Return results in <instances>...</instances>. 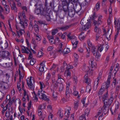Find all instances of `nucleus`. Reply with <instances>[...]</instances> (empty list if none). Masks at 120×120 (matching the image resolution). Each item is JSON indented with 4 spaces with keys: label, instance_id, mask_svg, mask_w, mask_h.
<instances>
[{
    "label": "nucleus",
    "instance_id": "obj_39",
    "mask_svg": "<svg viewBox=\"0 0 120 120\" xmlns=\"http://www.w3.org/2000/svg\"><path fill=\"white\" fill-rule=\"evenodd\" d=\"M91 89V87L90 85L87 86L86 87V91L87 92H89Z\"/></svg>",
    "mask_w": 120,
    "mask_h": 120
},
{
    "label": "nucleus",
    "instance_id": "obj_28",
    "mask_svg": "<svg viewBox=\"0 0 120 120\" xmlns=\"http://www.w3.org/2000/svg\"><path fill=\"white\" fill-rule=\"evenodd\" d=\"M99 83V81L97 82L96 81V82H95L93 86L94 90L95 91H96L97 88L98 86V83Z\"/></svg>",
    "mask_w": 120,
    "mask_h": 120
},
{
    "label": "nucleus",
    "instance_id": "obj_20",
    "mask_svg": "<svg viewBox=\"0 0 120 120\" xmlns=\"http://www.w3.org/2000/svg\"><path fill=\"white\" fill-rule=\"evenodd\" d=\"M5 62L6 60L4 59H1L0 60V65L6 68L9 67L8 66L5 65Z\"/></svg>",
    "mask_w": 120,
    "mask_h": 120
},
{
    "label": "nucleus",
    "instance_id": "obj_4",
    "mask_svg": "<svg viewBox=\"0 0 120 120\" xmlns=\"http://www.w3.org/2000/svg\"><path fill=\"white\" fill-rule=\"evenodd\" d=\"M45 7L44 5H40L41 10V11L40 15L41 16H45L49 14V12H48V11L47 10V7L45 8Z\"/></svg>",
    "mask_w": 120,
    "mask_h": 120
},
{
    "label": "nucleus",
    "instance_id": "obj_52",
    "mask_svg": "<svg viewBox=\"0 0 120 120\" xmlns=\"http://www.w3.org/2000/svg\"><path fill=\"white\" fill-rule=\"evenodd\" d=\"M58 34L60 36L61 35V37L62 39L64 40L65 41L66 40V38L65 37V35L64 34H62V33H59Z\"/></svg>",
    "mask_w": 120,
    "mask_h": 120
},
{
    "label": "nucleus",
    "instance_id": "obj_10",
    "mask_svg": "<svg viewBox=\"0 0 120 120\" xmlns=\"http://www.w3.org/2000/svg\"><path fill=\"white\" fill-rule=\"evenodd\" d=\"M10 53L8 51H3L0 52V58L8 56Z\"/></svg>",
    "mask_w": 120,
    "mask_h": 120
},
{
    "label": "nucleus",
    "instance_id": "obj_53",
    "mask_svg": "<svg viewBox=\"0 0 120 120\" xmlns=\"http://www.w3.org/2000/svg\"><path fill=\"white\" fill-rule=\"evenodd\" d=\"M40 84V89L42 90V89L45 87V85L44 83L42 82H39Z\"/></svg>",
    "mask_w": 120,
    "mask_h": 120
},
{
    "label": "nucleus",
    "instance_id": "obj_43",
    "mask_svg": "<svg viewBox=\"0 0 120 120\" xmlns=\"http://www.w3.org/2000/svg\"><path fill=\"white\" fill-rule=\"evenodd\" d=\"M36 60L34 59H32L30 60V64L32 65H34L35 63Z\"/></svg>",
    "mask_w": 120,
    "mask_h": 120
},
{
    "label": "nucleus",
    "instance_id": "obj_11",
    "mask_svg": "<svg viewBox=\"0 0 120 120\" xmlns=\"http://www.w3.org/2000/svg\"><path fill=\"white\" fill-rule=\"evenodd\" d=\"M71 43L73 46V48L75 49L77 47V44L78 43V41H76V38L71 39Z\"/></svg>",
    "mask_w": 120,
    "mask_h": 120
},
{
    "label": "nucleus",
    "instance_id": "obj_25",
    "mask_svg": "<svg viewBox=\"0 0 120 120\" xmlns=\"http://www.w3.org/2000/svg\"><path fill=\"white\" fill-rule=\"evenodd\" d=\"M84 81L87 84L89 83L90 81V80L88 77V74L85 75L84 76Z\"/></svg>",
    "mask_w": 120,
    "mask_h": 120
},
{
    "label": "nucleus",
    "instance_id": "obj_14",
    "mask_svg": "<svg viewBox=\"0 0 120 120\" xmlns=\"http://www.w3.org/2000/svg\"><path fill=\"white\" fill-rule=\"evenodd\" d=\"M112 86L113 85L114 86H115V85H116V86L120 87V80L117 81L116 79H115L112 82Z\"/></svg>",
    "mask_w": 120,
    "mask_h": 120
},
{
    "label": "nucleus",
    "instance_id": "obj_40",
    "mask_svg": "<svg viewBox=\"0 0 120 120\" xmlns=\"http://www.w3.org/2000/svg\"><path fill=\"white\" fill-rule=\"evenodd\" d=\"M76 88L75 87L74 88V92L73 93V95L75 96H77L78 95V92L76 91Z\"/></svg>",
    "mask_w": 120,
    "mask_h": 120
},
{
    "label": "nucleus",
    "instance_id": "obj_15",
    "mask_svg": "<svg viewBox=\"0 0 120 120\" xmlns=\"http://www.w3.org/2000/svg\"><path fill=\"white\" fill-rule=\"evenodd\" d=\"M69 85L67 86L66 88V91L65 93V95L66 98L67 99L68 98L70 97V93L71 92V89H69Z\"/></svg>",
    "mask_w": 120,
    "mask_h": 120
},
{
    "label": "nucleus",
    "instance_id": "obj_50",
    "mask_svg": "<svg viewBox=\"0 0 120 120\" xmlns=\"http://www.w3.org/2000/svg\"><path fill=\"white\" fill-rule=\"evenodd\" d=\"M86 115L84 114H82L80 117V119L81 120L84 119V120H86Z\"/></svg>",
    "mask_w": 120,
    "mask_h": 120
},
{
    "label": "nucleus",
    "instance_id": "obj_37",
    "mask_svg": "<svg viewBox=\"0 0 120 120\" xmlns=\"http://www.w3.org/2000/svg\"><path fill=\"white\" fill-rule=\"evenodd\" d=\"M7 13H9V12L10 9L9 6L7 5H5L4 7Z\"/></svg>",
    "mask_w": 120,
    "mask_h": 120
},
{
    "label": "nucleus",
    "instance_id": "obj_9",
    "mask_svg": "<svg viewBox=\"0 0 120 120\" xmlns=\"http://www.w3.org/2000/svg\"><path fill=\"white\" fill-rule=\"evenodd\" d=\"M114 22V25L116 26L117 30H119L120 29V19H117L116 18H115Z\"/></svg>",
    "mask_w": 120,
    "mask_h": 120
},
{
    "label": "nucleus",
    "instance_id": "obj_24",
    "mask_svg": "<svg viewBox=\"0 0 120 120\" xmlns=\"http://www.w3.org/2000/svg\"><path fill=\"white\" fill-rule=\"evenodd\" d=\"M102 108H103V112H104L105 115L109 110V107L106 106V105H104Z\"/></svg>",
    "mask_w": 120,
    "mask_h": 120
},
{
    "label": "nucleus",
    "instance_id": "obj_38",
    "mask_svg": "<svg viewBox=\"0 0 120 120\" xmlns=\"http://www.w3.org/2000/svg\"><path fill=\"white\" fill-rule=\"evenodd\" d=\"M94 56H95L96 57V60H98V59L100 57V55L98 52L97 53H96V54Z\"/></svg>",
    "mask_w": 120,
    "mask_h": 120
},
{
    "label": "nucleus",
    "instance_id": "obj_42",
    "mask_svg": "<svg viewBox=\"0 0 120 120\" xmlns=\"http://www.w3.org/2000/svg\"><path fill=\"white\" fill-rule=\"evenodd\" d=\"M102 73L101 72H100L99 73L98 76L96 79V81H97V82L99 81V80L102 77Z\"/></svg>",
    "mask_w": 120,
    "mask_h": 120
},
{
    "label": "nucleus",
    "instance_id": "obj_46",
    "mask_svg": "<svg viewBox=\"0 0 120 120\" xmlns=\"http://www.w3.org/2000/svg\"><path fill=\"white\" fill-rule=\"evenodd\" d=\"M70 111H65V116L67 118L68 117L70 116Z\"/></svg>",
    "mask_w": 120,
    "mask_h": 120
},
{
    "label": "nucleus",
    "instance_id": "obj_41",
    "mask_svg": "<svg viewBox=\"0 0 120 120\" xmlns=\"http://www.w3.org/2000/svg\"><path fill=\"white\" fill-rule=\"evenodd\" d=\"M70 26H63L61 27L60 28V29L61 30H66V29H68Z\"/></svg>",
    "mask_w": 120,
    "mask_h": 120
},
{
    "label": "nucleus",
    "instance_id": "obj_22",
    "mask_svg": "<svg viewBox=\"0 0 120 120\" xmlns=\"http://www.w3.org/2000/svg\"><path fill=\"white\" fill-rule=\"evenodd\" d=\"M38 42L34 39H32L31 41V43L34 45V47L33 48L34 49L38 45Z\"/></svg>",
    "mask_w": 120,
    "mask_h": 120
},
{
    "label": "nucleus",
    "instance_id": "obj_30",
    "mask_svg": "<svg viewBox=\"0 0 120 120\" xmlns=\"http://www.w3.org/2000/svg\"><path fill=\"white\" fill-rule=\"evenodd\" d=\"M65 73L66 74L67 77L68 76L69 77V78H71V73L69 69H67L65 71Z\"/></svg>",
    "mask_w": 120,
    "mask_h": 120
},
{
    "label": "nucleus",
    "instance_id": "obj_32",
    "mask_svg": "<svg viewBox=\"0 0 120 120\" xmlns=\"http://www.w3.org/2000/svg\"><path fill=\"white\" fill-rule=\"evenodd\" d=\"M100 30V33H101V29L98 27V26H95V28L94 29V31L97 32V33H98L99 31Z\"/></svg>",
    "mask_w": 120,
    "mask_h": 120
},
{
    "label": "nucleus",
    "instance_id": "obj_44",
    "mask_svg": "<svg viewBox=\"0 0 120 120\" xmlns=\"http://www.w3.org/2000/svg\"><path fill=\"white\" fill-rule=\"evenodd\" d=\"M90 110L88 109H86L84 112V114L86 116H88Z\"/></svg>",
    "mask_w": 120,
    "mask_h": 120
},
{
    "label": "nucleus",
    "instance_id": "obj_8",
    "mask_svg": "<svg viewBox=\"0 0 120 120\" xmlns=\"http://www.w3.org/2000/svg\"><path fill=\"white\" fill-rule=\"evenodd\" d=\"M9 77V75L8 73H6L5 75H0V81L2 82L4 81L8 80Z\"/></svg>",
    "mask_w": 120,
    "mask_h": 120
},
{
    "label": "nucleus",
    "instance_id": "obj_36",
    "mask_svg": "<svg viewBox=\"0 0 120 120\" xmlns=\"http://www.w3.org/2000/svg\"><path fill=\"white\" fill-rule=\"evenodd\" d=\"M57 114L60 117H61V118L63 116V113L61 112V110L60 109L58 110Z\"/></svg>",
    "mask_w": 120,
    "mask_h": 120
},
{
    "label": "nucleus",
    "instance_id": "obj_47",
    "mask_svg": "<svg viewBox=\"0 0 120 120\" xmlns=\"http://www.w3.org/2000/svg\"><path fill=\"white\" fill-rule=\"evenodd\" d=\"M57 81L58 83H60V84H62L63 82H64V79L62 78L59 79H57Z\"/></svg>",
    "mask_w": 120,
    "mask_h": 120
},
{
    "label": "nucleus",
    "instance_id": "obj_60",
    "mask_svg": "<svg viewBox=\"0 0 120 120\" xmlns=\"http://www.w3.org/2000/svg\"><path fill=\"white\" fill-rule=\"evenodd\" d=\"M34 29L37 32L39 30V28L38 26L37 25H35L34 26Z\"/></svg>",
    "mask_w": 120,
    "mask_h": 120
},
{
    "label": "nucleus",
    "instance_id": "obj_61",
    "mask_svg": "<svg viewBox=\"0 0 120 120\" xmlns=\"http://www.w3.org/2000/svg\"><path fill=\"white\" fill-rule=\"evenodd\" d=\"M36 38L35 39L36 40L38 41H40L41 39V36H40L36 35Z\"/></svg>",
    "mask_w": 120,
    "mask_h": 120
},
{
    "label": "nucleus",
    "instance_id": "obj_3",
    "mask_svg": "<svg viewBox=\"0 0 120 120\" xmlns=\"http://www.w3.org/2000/svg\"><path fill=\"white\" fill-rule=\"evenodd\" d=\"M23 47L24 48H22V52L26 53L27 54H28L29 53L28 59L29 60L33 58V56L31 51L27 47H26L25 46H23Z\"/></svg>",
    "mask_w": 120,
    "mask_h": 120
},
{
    "label": "nucleus",
    "instance_id": "obj_34",
    "mask_svg": "<svg viewBox=\"0 0 120 120\" xmlns=\"http://www.w3.org/2000/svg\"><path fill=\"white\" fill-rule=\"evenodd\" d=\"M71 35V33H69L68 34H67V36L68 38L70 40L74 39L75 38V36L73 35L70 36Z\"/></svg>",
    "mask_w": 120,
    "mask_h": 120
},
{
    "label": "nucleus",
    "instance_id": "obj_51",
    "mask_svg": "<svg viewBox=\"0 0 120 120\" xmlns=\"http://www.w3.org/2000/svg\"><path fill=\"white\" fill-rule=\"evenodd\" d=\"M56 91H53V93L52 96L54 98H56L57 97V94Z\"/></svg>",
    "mask_w": 120,
    "mask_h": 120
},
{
    "label": "nucleus",
    "instance_id": "obj_2",
    "mask_svg": "<svg viewBox=\"0 0 120 120\" xmlns=\"http://www.w3.org/2000/svg\"><path fill=\"white\" fill-rule=\"evenodd\" d=\"M45 92L42 91V90H40L38 91L37 94L39 98L41 99H43L45 100L49 101V99L47 98V96L44 93Z\"/></svg>",
    "mask_w": 120,
    "mask_h": 120
},
{
    "label": "nucleus",
    "instance_id": "obj_48",
    "mask_svg": "<svg viewBox=\"0 0 120 120\" xmlns=\"http://www.w3.org/2000/svg\"><path fill=\"white\" fill-rule=\"evenodd\" d=\"M110 84V81L109 80H107L105 83V85L106 86V89H107L109 87Z\"/></svg>",
    "mask_w": 120,
    "mask_h": 120
},
{
    "label": "nucleus",
    "instance_id": "obj_54",
    "mask_svg": "<svg viewBox=\"0 0 120 120\" xmlns=\"http://www.w3.org/2000/svg\"><path fill=\"white\" fill-rule=\"evenodd\" d=\"M79 104V103L78 101L75 102L74 103V108L76 110L77 109L78 106Z\"/></svg>",
    "mask_w": 120,
    "mask_h": 120
},
{
    "label": "nucleus",
    "instance_id": "obj_31",
    "mask_svg": "<svg viewBox=\"0 0 120 120\" xmlns=\"http://www.w3.org/2000/svg\"><path fill=\"white\" fill-rule=\"evenodd\" d=\"M64 86L63 84H60L59 86V91L60 92H62L63 90Z\"/></svg>",
    "mask_w": 120,
    "mask_h": 120
},
{
    "label": "nucleus",
    "instance_id": "obj_6",
    "mask_svg": "<svg viewBox=\"0 0 120 120\" xmlns=\"http://www.w3.org/2000/svg\"><path fill=\"white\" fill-rule=\"evenodd\" d=\"M68 9V15L71 17H73L75 14L76 12L74 8V7H71Z\"/></svg>",
    "mask_w": 120,
    "mask_h": 120
},
{
    "label": "nucleus",
    "instance_id": "obj_7",
    "mask_svg": "<svg viewBox=\"0 0 120 120\" xmlns=\"http://www.w3.org/2000/svg\"><path fill=\"white\" fill-rule=\"evenodd\" d=\"M31 77H30V78H28L26 79V83L28 86L29 87L31 90H33L34 88V86L32 83V81L31 79Z\"/></svg>",
    "mask_w": 120,
    "mask_h": 120
},
{
    "label": "nucleus",
    "instance_id": "obj_49",
    "mask_svg": "<svg viewBox=\"0 0 120 120\" xmlns=\"http://www.w3.org/2000/svg\"><path fill=\"white\" fill-rule=\"evenodd\" d=\"M53 0H45V5L46 6L48 3H50Z\"/></svg>",
    "mask_w": 120,
    "mask_h": 120
},
{
    "label": "nucleus",
    "instance_id": "obj_64",
    "mask_svg": "<svg viewBox=\"0 0 120 120\" xmlns=\"http://www.w3.org/2000/svg\"><path fill=\"white\" fill-rule=\"evenodd\" d=\"M64 53H67L69 52L70 51L69 49L68 48H67L66 49H64Z\"/></svg>",
    "mask_w": 120,
    "mask_h": 120
},
{
    "label": "nucleus",
    "instance_id": "obj_63",
    "mask_svg": "<svg viewBox=\"0 0 120 120\" xmlns=\"http://www.w3.org/2000/svg\"><path fill=\"white\" fill-rule=\"evenodd\" d=\"M29 18L30 21H32L33 20L35 19L34 16L33 15H29Z\"/></svg>",
    "mask_w": 120,
    "mask_h": 120
},
{
    "label": "nucleus",
    "instance_id": "obj_16",
    "mask_svg": "<svg viewBox=\"0 0 120 120\" xmlns=\"http://www.w3.org/2000/svg\"><path fill=\"white\" fill-rule=\"evenodd\" d=\"M64 4L68 6L71 5V7H74V4L72 0H65Z\"/></svg>",
    "mask_w": 120,
    "mask_h": 120
},
{
    "label": "nucleus",
    "instance_id": "obj_62",
    "mask_svg": "<svg viewBox=\"0 0 120 120\" xmlns=\"http://www.w3.org/2000/svg\"><path fill=\"white\" fill-rule=\"evenodd\" d=\"M49 3V6L50 7V8L51 9H53L54 8V6L53 1Z\"/></svg>",
    "mask_w": 120,
    "mask_h": 120
},
{
    "label": "nucleus",
    "instance_id": "obj_56",
    "mask_svg": "<svg viewBox=\"0 0 120 120\" xmlns=\"http://www.w3.org/2000/svg\"><path fill=\"white\" fill-rule=\"evenodd\" d=\"M58 30L57 29H56L54 30L52 32V35H55L58 32Z\"/></svg>",
    "mask_w": 120,
    "mask_h": 120
},
{
    "label": "nucleus",
    "instance_id": "obj_57",
    "mask_svg": "<svg viewBox=\"0 0 120 120\" xmlns=\"http://www.w3.org/2000/svg\"><path fill=\"white\" fill-rule=\"evenodd\" d=\"M39 71L41 72H42L44 71V67L42 65H41L39 68Z\"/></svg>",
    "mask_w": 120,
    "mask_h": 120
},
{
    "label": "nucleus",
    "instance_id": "obj_5",
    "mask_svg": "<svg viewBox=\"0 0 120 120\" xmlns=\"http://www.w3.org/2000/svg\"><path fill=\"white\" fill-rule=\"evenodd\" d=\"M83 21L82 20L81 22V24L82 25V27L80 28V30H81L86 31L87 29H88L91 26V23L89 22L87 23L86 24L83 23Z\"/></svg>",
    "mask_w": 120,
    "mask_h": 120
},
{
    "label": "nucleus",
    "instance_id": "obj_13",
    "mask_svg": "<svg viewBox=\"0 0 120 120\" xmlns=\"http://www.w3.org/2000/svg\"><path fill=\"white\" fill-rule=\"evenodd\" d=\"M47 37L50 43L52 44H56L55 40L54 39V37L53 36H50L47 34Z\"/></svg>",
    "mask_w": 120,
    "mask_h": 120
},
{
    "label": "nucleus",
    "instance_id": "obj_29",
    "mask_svg": "<svg viewBox=\"0 0 120 120\" xmlns=\"http://www.w3.org/2000/svg\"><path fill=\"white\" fill-rule=\"evenodd\" d=\"M62 8L63 9L64 11V12H66L67 11V10H68V9L69 8V6H68L67 5H65L64 4L63 5Z\"/></svg>",
    "mask_w": 120,
    "mask_h": 120
},
{
    "label": "nucleus",
    "instance_id": "obj_19",
    "mask_svg": "<svg viewBox=\"0 0 120 120\" xmlns=\"http://www.w3.org/2000/svg\"><path fill=\"white\" fill-rule=\"evenodd\" d=\"M0 89L3 90L8 89L9 87V86L7 83H4L2 84H1Z\"/></svg>",
    "mask_w": 120,
    "mask_h": 120
},
{
    "label": "nucleus",
    "instance_id": "obj_17",
    "mask_svg": "<svg viewBox=\"0 0 120 120\" xmlns=\"http://www.w3.org/2000/svg\"><path fill=\"white\" fill-rule=\"evenodd\" d=\"M104 86H102L101 88L99 90L98 93V96H101L102 94L104 92L105 89V87H104Z\"/></svg>",
    "mask_w": 120,
    "mask_h": 120
},
{
    "label": "nucleus",
    "instance_id": "obj_55",
    "mask_svg": "<svg viewBox=\"0 0 120 120\" xmlns=\"http://www.w3.org/2000/svg\"><path fill=\"white\" fill-rule=\"evenodd\" d=\"M94 58L93 57H91L89 61V64H92V63H93V62H94Z\"/></svg>",
    "mask_w": 120,
    "mask_h": 120
},
{
    "label": "nucleus",
    "instance_id": "obj_35",
    "mask_svg": "<svg viewBox=\"0 0 120 120\" xmlns=\"http://www.w3.org/2000/svg\"><path fill=\"white\" fill-rule=\"evenodd\" d=\"M101 33H100V30L99 31H99L98 33H97L95 35L96 40H97L99 38V37L101 36Z\"/></svg>",
    "mask_w": 120,
    "mask_h": 120
},
{
    "label": "nucleus",
    "instance_id": "obj_23",
    "mask_svg": "<svg viewBox=\"0 0 120 120\" xmlns=\"http://www.w3.org/2000/svg\"><path fill=\"white\" fill-rule=\"evenodd\" d=\"M79 5H76V4H75L76 5V8L75 9V10L76 12L77 13H78L81 10V6L80 4H79Z\"/></svg>",
    "mask_w": 120,
    "mask_h": 120
},
{
    "label": "nucleus",
    "instance_id": "obj_1",
    "mask_svg": "<svg viewBox=\"0 0 120 120\" xmlns=\"http://www.w3.org/2000/svg\"><path fill=\"white\" fill-rule=\"evenodd\" d=\"M26 17L24 12L22 11V15L21 13L19 14L18 18L20 21L19 23L21 24V26L24 28L25 26L27 25V20L25 18Z\"/></svg>",
    "mask_w": 120,
    "mask_h": 120
},
{
    "label": "nucleus",
    "instance_id": "obj_27",
    "mask_svg": "<svg viewBox=\"0 0 120 120\" xmlns=\"http://www.w3.org/2000/svg\"><path fill=\"white\" fill-rule=\"evenodd\" d=\"M100 5V3L98 2L96 4V6L94 9V10L95 11H97L99 9Z\"/></svg>",
    "mask_w": 120,
    "mask_h": 120
},
{
    "label": "nucleus",
    "instance_id": "obj_59",
    "mask_svg": "<svg viewBox=\"0 0 120 120\" xmlns=\"http://www.w3.org/2000/svg\"><path fill=\"white\" fill-rule=\"evenodd\" d=\"M49 14L45 16L46 17V20L48 21H50L51 20L50 18V16Z\"/></svg>",
    "mask_w": 120,
    "mask_h": 120
},
{
    "label": "nucleus",
    "instance_id": "obj_21",
    "mask_svg": "<svg viewBox=\"0 0 120 120\" xmlns=\"http://www.w3.org/2000/svg\"><path fill=\"white\" fill-rule=\"evenodd\" d=\"M55 83L54 84H52L51 86V90L52 91H56L57 87L58 84L57 83Z\"/></svg>",
    "mask_w": 120,
    "mask_h": 120
},
{
    "label": "nucleus",
    "instance_id": "obj_18",
    "mask_svg": "<svg viewBox=\"0 0 120 120\" xmlns=\"http://www.w3.org/2000/svg\"><path fill=\"white\" fill-rule=\"evenodd\" d=\"M11 9L13 10L15 12H17V9L16 7V5L15 3L13 1V3L11 5Z\"/></svg>",
    "mask_w": 120,
    "mask_h": 120
},
{
    "label": "nucleus",
    "instance_id": "obj_12",
    "mask_svg": "<svg viewBox=\"0 0 120 120\" xmlns=\"http://www.w3.org/2000/svg\"><path fill=\"white\" fill-rule=\"evenodd\" d=\"M8 46V43L5 42L4 43H3L2 42H0V50L3 49H4L7 48Z\"/></svg>",
    "mask_w": 120,
    "mask_h": 120
},
{
    "label": "nucleus",
    "instance_id": "obj_58",
    "mask_svg": "<svg viewBox=\"0 0 120 120\" xmlns=\"http://www.w3.org/2000/svg\"><path fill=\"white\" fill-rule=\"evenodd\" d=\"M51 74L49 72L47 75L46 80L47 81H48L51 78Z\"/></svg>",
    "mask_w": 120,
    "mask_h": 120
},
{
    "label": "nucleus",
    "instance_id": "obj_45",
    "mask_svg": "<svg viewBox=\"0 0 120 120\" xmlns=\"http://www.w3.org/2000/svg\"><path fill=\"white\" fill-rule=\"evenodd\" d=\"M108 92L107 91L106 93L103 96L102 98V99H108Z\"/></svg>",
    "mask_w": 120,
    "mask_h": 120
},
{
    "label": "nucleus",
    "instance_id": "obj_26",
    "mask_svg": "<svg viewBox=\"0 0 120 120\" xmlns=\"http://www.w3.org/2000/svg\"><path fill=\"white\" fill-rule=\"evenodd\" d=\"M41 11L40 7V9L39 8H37L36 7L34 10V13L37 15H39L40 14L41 15Z\"/></svg>",
    "mask_w": 120,
    "mask_h": 120
},
{
    "label": "nucleus",
    "instance_id": "obj_33",
    "mask_svg": "<svg viewBox=\"0 0 120 120\" xmlns=\"http://www.w3.org/2000/svg\"><path fill=\"white\" fill-rule=\"evenodd\" d=\"M22 31L24 32V30H20L19 31H17V35L19 37H20V35H22Z\"/></svg>",
    "mask_w": 120,
    "mask_h": 120
}]
</instances>
